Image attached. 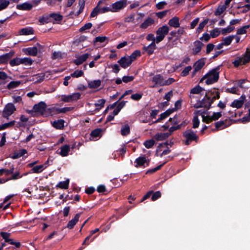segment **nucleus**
I'll list each match as a JSON object with an SVG mask.
<instances>
[{
  "label": "nucleus",
  "mask_w": 250,
  "mask_h": 250,
  "mask_svg": "<svg viewBox=\"0 0 250 250\" xmlns=\"http://www.w3.org/2000/svg\"><path fill=\"white\" fill-rule=\"evenodd\" d=\"M219 67L218 66L209 71L201 80H205L207 84H211L216 82L219 77Z\"/></svg>",
  "instance_id": "obj_1"
},
{
  "label": "nucleus",
  "mask_w": 250,
  "mask_h": 250,
  "mask_svg": "<svg viewBox=\"0 0 250 250\" xmlns=\"http://www.w3.org/2000/svg\"><path fill=\"white\" fill-rule=\"evenodd\" d=\"M250 62V49H248L245 53L240 58L235 60L233 63L235 67L244 65Z\"/></svg>",
  "instance_id": "obj_2"
},
{
  "label": "nucleus",
  "mask_w": 250,
  "mask_h": 250,
  "mask_svg": "<svg viewBox=\"0 0 250 250\" xmlns=\"http://www.w3.org/2000/svg\"><path fill=\"white\" fill-rule=\"evenodd\" d=\"M196 113L198 115H202L203 121L206 122V123H209L213 121H216L219 119L222 116L221 112H219L213 113L212 116H206L204 114H203V112H202L201 110L197 111Z\"/></svg>",
  "instance_id": "obj_3"
},
{
  "label": "nucleus",
  "mask_w": 250,
  "mask_h": 250,
  "mask_svg": "<svg viewBox=\"0 0 250 250\" xmlns=\"http://www.w3.org/2000/svg\"><path fill=\"white\" fill-rule=\"evenodd\" d=\"M46 107V104L43 102H41L38 104H35L32 110H28L27 112L34 115L35 114L42 115L45 111Z\"/></svg>",
  "instance_id": "obj_4"
},
{
  "label": "nucleus",
  "mask_w": 250,
  "mask_h": 250,
  "mask_svg": "<svg viewBox=\"0 0 250 250\" xmlns=\"http://www.w3.org/2000/svg\"><path fill=\"white\" fill-rule=\"evenodd\" d=\"M169 28L167 25H164L160 27L156 31V43L162 41L165 36L168 34Z\"/></svg>",
  "instance_id": "obj_5"
},
{
  "label": "nucleus",
  "mask_w": 250,
  "mask_h": 250,
  "mask_svg": "<svg viewBox=\"0 0 250 250\" xmlns=\"http://www.w3.org/2000/svg\"><path fill=\"white\" fill-rule=\"evenodd\" d=\"M219 97V94L218 92H216L211 97H208L207 95H206V97L203 100L201 104V106L209 109L213 100L218 99Z\"/></svg>",
  "instance_id": "obj_6"
},
{
  "label": "nucleus",
  "mask_w": 250,
  "mask_h": 250,
  "mask_svg": "<svg viewBox=\"0 0 250 250\" xmlns=\"http://www.w3.org/2000/svg\"><path fill=\"white\" fill-rule=\"evenodd\" d=\"M16 108L13 104L11 103L7 104L4 108L3 111V116L5 118H8L9 116L11 115Z\"/></svg>",
  "instance_id": "obj_7"
},
{
  "label": "nucleus",
  "mask_w": 250,
  "mask_h": 250,
  "mask_svg": "<svg viewBox=\"0 0 250 250\" xmlns=\"http://www.w3.org/2000/svg\"><path fill=\"white\" fill-rule=\"evenodd\" d=\"M81 97V94L79 93H75L68 95H62V100L64 102H72L76 101Z\"/></svg>",
  "instance_id": "obj_8"
},
{
  "label": "nucleus",
  "mask_w": 250,
  "mask_h": 250,
  "mask_svg": "<svg viewBox=\"0 0 250 250\" xmlns=\"http://www.w3.org/2000/svg\"><path fill=\"white\" fill-rule=\"evenodd\" d=\"M152 82L154 84L152 86V87L156 86H164L165 79L160 74H156L152 78Z\"/></svg>",
  "instance_id": "obj_9"
},
{
  "label": "nucleus",
  "mask_w": 250,
  "mask_h": 250,
  "mask_svg": "<svg viewBox=\"0 0 250 250\" xmlns=\"http://www.w3.org/2000/svg\"><path fill=\"white\" fill-rule=\"evenodd\" d=\"M126 0H121L118 1L111 5L112 12H116L125 7Z\"/></svg>",
  "instance_id": "obj_10"
},
{
  "label": "nucleus",
  "mask_w": 250,
  "mask_h": 250,
  "mask_svg": "<svg viewBox=\"0 0 250 250\" xmlns=\"http://www.w3.org/2000/svg\"><path fill=\"white\" fill-rule=\"evenodd\" d=\"M205 64V62L203 59H201L197 61L194 64V69L192 73V77L194 76L196 74L197 72L199 71L203 67Z\"/></svg>",
  "instance_id": "obj_11"
},
{
  "label": "nucleus",
  "mask_w": 250,
  "mask_h": 250,
  "mask_svg": "<svg viewBox=\"0 0 250 250\" xmlns=\"http://www.w3.org/2000/svg\"><path fill=\"white\" fill-rule=\"evenodd\" d=\"M149 162V160L146 156L144 155L143 156L139 157L135 161V163L136 164L135 167H139L143 166L146 163L148 165Z\"/></svg>",
  "instance_id": "obj_12"
},
{
  "label": "nucleus",
  "mask_w": 250,
  "mask_h": 250,
  "mask_svg": "<svg viewBox=\"0 0 250 250\" xmlns=\"http://www.w3.org/2000/svg\"><path fill=\"white\" fill-rule=\"evenodd\" d=\"M167 146V144L164 143L160 144L157 149V154L158 155L162 157L163 155H167L170 153V150L168 148H166L164 150L162 149L163 147H166Z\"/></svg>",
  "instance_id": "obj_13"
},
{
  "label": "nucleus",
  "mask_w": 250,
  "mask_h": 250,
  "mask_svg": "<svg viewBox=\"0 0 250 250\" xmlns=\"http://www.w3.org/2000/svg\"><path fill=\"white\" fill-rule=\"evenodd\" d=\"M132 62L131 59L127 56L122 57L118 62L121 67L124 68H125L129 66Z\"/></svg>",
  "instance_id": "obj_14"
},
{
  "label": "nucleus",
  "mask_w": 250,
  "mask_h": 250,
  "mask_svg": "<svg viewBox=\"0 0 250 250\" xmlns=\"http://www.w3.org/2000/svg\"><path fill=\"white\" fill-rule=\"evenodd\" d=\"M184 136L188 140L194 141L198 138V136L191 129L188 130L184 133Z\"/></svg>",
  "instance_id": "obj_15"
},
{
  "label": "nucleus",
  "mask_w": 250,
  "mask_h": 250,
  "mask_svg": "<svg viewBox=\"0 0 250 250\" xmlns=\"http://www.w3.org/2000/svg\"><path fill=\"white\" fill-rule=\"evenodd\" d=\"M203 46V43L199 41H196L194 42L193 46L192 48L193 54L194 55H196L199 52H200L202 47Z\"/></svg>",
  "instance_id": "obj_16"
},
{
  "label": "nucleus",
  "mask_w": 250,
  "mask_h": 250,
  "mask_svg": "<svg viewBox=\"0 0 250 250\" xmlns=\"http://www.w3.org/2000/svg\"><path fill=\"white\" fill-rule=\"evenodd\" d=\"M246 97L245 95H242L239 100H235L231 104V106L233 107L239 108L243 105Z\"/></svg>",
  "instance_id": "obj_17"
},
{
  "label": "nucleus",
  "mask_w": 250,
  "mask_h": 250,
  "mask_svg": "<svg viewBox=\"0 0 250 250\" xmlns=\"http://www.w3.org/2000/svg\"><path fill=\"white\" fill-rule=\"evenodd\" d=\"M14 55L13 52H10L0 56V63H5L12 58Z\"/></svg>",
  "instance_id": "obj_18"
},
{
  "label": "nucleus",
  "mask_w": 250,
  "mask_h": 250,
  "mask_svg": "<svg viewBox=\"0 0 250 250\" xmlns=\"http://www.w3.org/2000/svg\"><path fill=\"white\" fill-rule=\"evenodd\" d=\"M12 176L6 179V181H8L9 180H16L20 178H21L23 176H26L27 175V173H25L23 174H21L20 171H17L15 173H12Z\"/></svg>",
  "instance_id": "obj_19"
},
{
  "label": "nucleus",
  "mask_w": 250,
  "mask_h": 250,
  "mask_svg": "<svg viewBox=\"0 0 250 250\" xmlns=\"http://www.w3.org/2000/svg\"><path fill=\"white\" fill-rule=\"evenodd\" d=\"M80 216V213L76 214L75 215L74 218L69 221V222L67 225V228H68L69 229H72V228H73L74 226L78 222Z\"/></svg>",
  "instance_id": "obj_20"
},
{
  "label": "nucleus",
  "mask_w": 250,
  "mask_h": 250,
  "mask_svg": "<svg viewBox=\"0 0 250 250\" xmlns=\"http://www.w3.org/2000/svg\"><path fill=\"white\" fill-rule=\"evenodd\" d=\"M89 56V54H87V53L84 54L78 57L77 58V59L74 60V62L76 65H80V64H82L83 62L87 60V59L88 58Z\"/></svg>",
  "instance_id": "obj_21"
},
{
  "label": "nucleus",
  "mask_w": 250,
  "mask_h": 250,
  "mask_svg": "<svg viewBox=\"0 0 250 250\" xmlns=\"http://www.w3.org/2000/svg\"><path fill=\"white\" fill-rule=\"evenodd\" d=\"M170 135V133L168 132L166 133H160L155 134L153 138L157 141H162L168 137Z\"/></svg>",
  "instance_id": "obj_22"
},
{
  "label": "nucleus",
  "mask_w": 250,
  "mask_h": 250,
  "mask_svg": "<svg viewBox=\"0 0 250 250\" xmlns=\"http://www.w3.org/2000/svg\"><path fill=\"white\" fill-rule=\"evenodd\" d=\"M156 44H155L154 42H151L148 46L144 47V50L149 55L154 52V51L156 49Z\"/></svg>",
  "instance_id": "obj_23"
},
{
  "label": "nucleus",
  "mask_w": 250,
  "mask_h": 250,
  "mask_svg": "<svg viewBox=\"0 0 250 250\" xmlns=\"http://www.w3.org/2000/svg\"><path fill=\"white\" fill-rule=\"evenodd\" d=\"M168 24L171 27L178 28L180 26L179 19L177 17H174L168 21Z\"/></svg>",
  "instance_id": "obj_24"
},
{
  "label": "nucleus",
  "mask_w": 250,
  "mask_h": 250,
  "mask_svg": "<svg viewBox=\"0 0 250 250\" xmlns=\"http://www.w3.org/2000/svg\"><path fill=\"white\" fill-rule=\"evenodd\" d=\"M64 122L63 120L60 119L52 122L51 124L55 128L58 129H61L63 128L64 126Z\"/></svg>",
  "instance_id": "obj_25"
},
{
  "label": "nucleus",
  "mask_w": 250,
  "mask_h": 250,
  "mask_svg": "<svg viewBox=\"0 0 250 250\" xmlns=\"http://www.w3.org/2000/svg\"><path fill=\"white\" fill-rule=\"evenodd\" d=\"M61 151L59 154L62 157L66 156L68 155L70 151V146L67 145L62 146L61 148Z\"/></svg>",
  "instance_id": "obj_26"
},
{
  "label": "nucleus",
  "mask_w": 250,
  "mask_h": 250,
  "mask_svg": "<svg viewBox=\"0 0 250 250\" xmlns=\"http://www.w3.org/2000/svg\"><path fill=\"white\" fill-rule=\"evenodd\" d=\"M26 153V150L24 149H20L18 151L15 152L13 153V155L11 156V158L13 159H16L23 156L24 154Z\"/></svg>",
  "instance_id": "obj_27"
},
{
  "label": "nucleus",
  "mask_w": 250,
  "mask_h": 250,
  "mask_svg": "<svg viewBox=\"0 0 250 250\" xmlns=\"http://www.w3.org/2000/svg\"><path fill=\"white\" fill-rule=\"evenodd\" d=\"M33 6L31 4L25 2L22 4H18L17 8L20 10H29L32 9Z\"/></svg>",
  "instance_id": "obj_28"
},
{
  "label": "nucleus",
  "mask_w": 250,
  "mask_h": 250,
  "mask_svg": "<svg viewBox=\"0 0 250 250\" xmlns=\"http://www.w3.org/2000/svg\"><path fill=\"white\" fill-rule=\"evenodd\" d=\"M174 111V109H169L165 111V112L162 113L160 115V117L158 118L155 122L158 123L161 122L162 120L168 117L170 114H171Z\"/></svg>",
  "instance_id": "obj_29"
},
{
  "label": "nucleus",
  "mask_w": 250,
  "mask_h": 250,
  "mask_svg": "<svg viewBox=\"0 0 250 250\" xmlns=\"http://www.w3.org/2000/svg\"><path fill=\"white\" fill-rule=\"evenodd\" d=\"M154 22V21L151 18H148L144 22L142 23L140 25V27L143 29H146L147 28L148 26L152 25Z\"/></svg>",
  "instance_id": "obj_30"
},
{
  "label": "nucleus",
  "mask_w": 250,
  "mask_h": 250,
  "mask_svg": "<svg viewBox=\"0 0 250 250\" xmlns=\"http://www.w3.org/2000/svg\"><path fill=\"white\" fill-rule=\"evenodd\" d=\"M14 171V167L12 166L10 169L1 168L0 169V175L5 174V175H9L13 173Z\"/></svg>",
  "instance_id": "obj_31"
},
{
  "label": "nucleus",
  "mask_w": 250,
  "mask_h": 250,
  "mask_svg": "<svg viewBox=\"0 0 250 250\" xmlns=\"http://www.w3.org/2000/svg\"><path fill=\"white\" fill-rule=\"evenodd\" d=\"M216 128L214 129V131H216L219 129H223L227 126L226 121H221L216 122L215 123Z\"/></svg>",
  "instance_id": "obj_32"
},
{
  "label": "nucleus",
  "mask_w": 250,
  "mask_h": 250,
  "mask_svg": "<svg viewBox=\"0 0 250 250\" xmlns=\"http://www.w3.org/2000/svg\"><path fill=\"white\" fill-rule=\"evenodd\" d=\"M46 167V166L45 165H38L33 167L32 171L34 173H38L42 172Z\"/></svg>",
  "instance_id": "obj_33"
},
{
  "label": "nucleus",
  "mask_w": 250,
  "mask_h": 250,
  "mask_svg": "<svg viewBox=\"0 0 250 250\" xmlns=\"http://www.w3.org/2000/svg\"><path fill=\"white\" fill-rule=\"evenodd\" d=\"M234 38V36H229L223 38L222 41L223 44H224L225 46H228L232 42V41L233 40Z\"/></svg>",
  "instance_id": "obj_34"
},
{
  "label": "nucleus",
  "mask_w": 250,
  "mask_h": 250,
  "mask_svg": "<svg viewBox=\"0 0 250 250\" xmlns=\"http://www.w3.org/2000/svg\"><path fill=\"white\" fill-rule=\"evenodd\" d=\"M65 56V54L64 53H62L60 51H55L52 54V58L59 60L64 57Z\"/></svg>",
  "instance_id": "obj_35"
},
{
  "label": "nucleus",
  "mask_w": 250,
  "mask_h": 250,
  "mask_svg": "<svg viewBox=\"0 0 250 250\" xmlns=\"http://www.w3.org/2000/svg\"><path fill=\"white\" fill-rule=\"evenodd\" d=\"M91 136L93 138L92 139V140H95L94 138L97 137H101V129L99 128L94 129L91 132Z\"/></svg>",
  "instance_id": "obj_36"
},
{
  "label": "nucleus",
  "mask_w": 250,
  "mask_h": 250,
  "mask_svg": "<svg viewBox=\"0 0 250 250\" xmlns=\"http://www.w3.org/2000/svg\"><path fill=\"white\" fill-rule=\"evenodd\" d=\"M101 82L100 80H95L88 83V86L91 88H96L101 85Z\"/></svg>",
  "instance_id": "obj_37"
},
{
  "label": "nucleus",
  "mask_w": 250,
  "mask_h": 250,
  "mask_svg": "<svg viewBox=\"0 0 250 250\" xmlns=\"http://www.w3.org/2000/svg\"><path fill=\"white\" fill-rule=\"evenodd\" d=\"M50 17L52 21H55L56 22L61 21L62 19V16L58 13L50 14Z\"/></svg>",
  "instance_id": "obj_38"
},
{
  "label": "nucleus",
  "mask_w": 250,
  "mask_h": 250,
  "mask_svg": "<svg viewBox=\"0 0 250 250\" xmlns=\"http://www.w3.org/2000/svg\"><path fill=\"white\" fill-rule=\"evenodd\" d=\"M39 21L42 24H44L45 23H48L49 22H52V20L50 17V14L48 15H45L43 16L42 18H41L39 19Z\"/></svg>",
  "instance_id": "obj_39"
},
{
  "label": "nucleus",
  "mask_w": 250,
  "mask_h": 250,
  "mask_svg": "<svg viewBox=\"0 0 250 250\" xmlns=\"http://www.w3.org/2000/svg\"><path fill=\"white\" fill-rule=\"evenodd\" d=\"M44 79V75L42 73L33 76V80L36 83H40Z\"/></svg>",
  "instance_id": "obj_40"
},
{
  "label": "nucleus",
  "mask_w": 250,
  "mask_h": 250,
  "mask_svg": "<svg viewBox=\"0 0 250 250\" xmlns=\"http://www.w3.org/2000/svg\"><path fill=\"white\" fill-rule=\"evenodd\" d=\"M101 3V1H100L98 2V4L97 6L91 12V13L90 14V17H91V18L95 17L98 14L100 13V7L99 6V5Z\"/></svg>",
  "instance_id": "obj_41"
},
{
  "label": "nucleus",
  "mask_w": 250,
  "mask_h": 250,
  "mask_svg": "<svg viewBox=\"0 0 250 250\" xmlns=\"http://www.w3.org/2000/svg\"><path fill=\"white\" fill-rule=\"evenodd\" d=\"M121 133L123 136L128 135L130 133V128L128 125H124L121 128Z\"/></svg>",
  "instance_id": "obj_42"
},
{
  "label": "nucleus",
  "mask_w": 250,
  "mask_h": 250,
  "mask_svg": "<svg viewBox=\"0 0 250 250\" xmlns=\"http://www.w3.org/2000/svg\"><path fill=\"white\" fill-rule=\"evenodd\" d=\"M155 144V141L153 139L146 140L144 143V145L146 148H151Z\"/></svg>",
  "instance_id": "obj_43"
},
{
  "label": "nucleus",
  "mask_w": 250,
  "mask_h": 250,
  "mask_svg": "<svg viewBox=\"0 0 250 250\" xmlns=\"http://www.w3.org/2000/svg\"><path fill=\"white\" fill-rule=\"evenodd\" d=\"M226 8L227 7L225 5H219L215 11V14L216 16L220 15L224 12Z\"/></svg>",
  "instance_id": "obj_44"
},
{
  "label": "nucleus",
  "mask_w": 250,
  "mask_h": 250,
  "mask_svg": "<svg viewBox=\"0 0 250 250\" xmlns=\"http://www.w3.org/2000/svg\"><path fill=\"white\" fill-rule=\"evenodd\" d=\"M38 52V49L36 47H29L27 48V53L31 56H36Z\"/></svg>",
  "instance_id": "obj_45"
},
{
  "label": "nucleus",
  "mask_w": 250,
  "mask_h": 250,
  "mask_svg": "<svg viewBox=\"0 0 250 250\" xmlns=\"http://www.w3.org/2000/svg\"><path fill=\"white\" fill-rule=\"evenodd\" d=\"M69 183V180L67 179L66 181L59 182L57 186L61 188L66 189L68 187Z\"/></svg>",
  "instance_id": "obj_46"
},
{
  "label": "nucleus",
  "mask_w": 250,
  "mask_h": 250,
  "mask_svg": "<svg viewBox=\"0 0 250 250\" xmlns=\"http://www.w3.org/2000/svg\"><path fill=\"white\" fill-rule=\"evenodd\" d=\"M9 63L12 66L21 64V58H15L11 60Z\"/></svg>",
  "instance_id": "obj_47"
},
{
  "label": "nucleus",
  "mask_w": 250,
  "mask_h": 250,
  "mask_svg": "<svg viewBox=\"0 0 250 250\" xmlns=\"http://www.w3.org/2000/svg\"><path fill=\"white\" fill-rule=\"evenodd\" d=\"M20 33L21 35H28L33 34V31L31 28H24L20 30Z\"/></svg>",
  "instance_id": "obj_48"
},
{
  "label": "nucleus",
  "mask_w": 250,
  "mask_h": 250,
  "mask_svg": "<svg viewBox=\"0 0 250 250\" xmlns=\"http://www.w3.org/2000/svg\"><path fill=\"white\" fill-rule=\"evenodd\" d=\"M203 90L204 89L201 87H200L199 85H197L191 90L190 93L193 94H198Z\"/></svg>",
  "instance_id": "obj_49"
},
{
  "label": "nucleus",
  "mask_w": 250,
  "mask_h": 250,
  "mask_svg": "<svg viewBox=\"0 0 250 250\" xmlns=\"http://www.w3.org/2000/svg\"><path fill=\"white\" fill-rule=\"evenodd\" d=\"M8 0H0V11L5 9L9 4Z\"/></svg>",
  "instance_id": "obj_50"
},
{
  "label": "nucleus",
  "mask_w": 250,
  "mask_h": 250,
  "mask_svg": "<svg viewBox=\"0 0 250 250\" xmlns=\"http://www.w3.org/2000/svg\"><path fill=\"white\" fill-rule=\"evenodd\" d=\"M33 63L32 60L30 58H21V64L24 65H31Z\"/></svg>",
  "instance_id": "obj_51"
},
{
  "label": "nucleus",
  "mask_w": 250,
  "mask_h": 250,
  "mask_svg": "<svg viewBox=\"0 0 250 250\" xmlns=\"http://www.w3.org/2000/svg\"><path fill=\"white\" fill-rule=\"evenodd\" d=\"M141 55V52L139 50H135L131 55L127 56L131 60L132 62H133L135 60L137 57L140 56Z\"/></svg>",
  "instance_id": "obj_52"
},
{
  "label": "nucleus",
  "mask_w": 250,
  "mask_h": 250,
  "mask_svg": "<svg viewBox=\"0 0 250 250\" xmlns=\"http://www.w3.org/2000/svg\"><path fill=\"white\" fill-rule=\"evenodd\" d=\"M20 81H12L8 85L7 88L8 89H12L18 87L21 84Z\"/></svg>",
  "instance_id": "obj_53"
},
{
  "label": "nucleus",
  "mask_w": 250,
  "mask_h": 250,
  "mask_svg": "<svg viewBox=\"0 0 250 250\" xmlns=\"http://www.w3.org/2000/svg\"><path fill=\"white\" fill-rule=\"evenodd\" d=\"M208 19H206L199 24L197 28V31L198 33H200L202 31L205 26L208 23Z\"/></svg>",
  "instance_id": "obj_54"
},
{
  "label": "nucleus",
  "mask_w": 250,
  "mask_h": 250,
  "mask_svg": "<svg viewBox=\"0 0 250 250\" xmlns=\"http://www.w3.org/2000/svg\"><path fill=\"white\" fill-rule=\"evenodd\" d=\"M79 11L77 12L76 15H79L80 13H81L84 7V0H80L79 2Z\"/></svg>",
  "instance_id": "obj_55"
},
{
  "label": "nucleus",
  "mask_w": 250,
  "mask_h": 250,
  "mask_svg": "<svg viewBox=\"0 0 250 250\" xmlns=\"http://www.w3.org/2000/svg\"><path fill=\"white\" fill-rule=\"evenodd\" d=\"M15 124V121H12L9 123H5L2 125H1V130H3L8 127H10L13 126Z\"/></svg>",
  "instance_id": "obj_56"
},
{
  "label": "nucleus",
  "mask_w": 250,
  "mask_h": 250,
  "mask_svg": "<svg viewBox=\"0 0 250 250\" xmlns=\"http://www.w3.org/2000/svg\"><path fill=\"white\" fill-rule=\"evenodd\" d=\"M192 69V67L190 66H188L186 67L184 70L182 71L181 75L183 77H185L187 76L189 71H190Z\"/></svg>",
  "instance_id": "obj_57"
},
{
  "label": "nucleus",
  "mask_w": 250,
  "mask_h": 250,
  "mask_svg": "<svg viewBox=\"0 0 250 250\" xmlns=\"http://www.w3.org/2000/svg\"><path fill=\"white\" fill-rule=\"evenodd\" d=\"M105 100L104 99H100L97 101L96 103L95 104V105L97 107V109H100L102 108L104 104Z\"/></svg>",
  "instance_id": "obj_58"
},
{
  "label": "nucleus",
  "mask_w": 250,
  "mask_h": 250,
  "mask_svg": "<svg viewBox=\"0 0 250 250\" xmlns=\"http://www.w3.org/2000/svg\"><path fill=\"white\" fill-rule=\"evenodd\" d=\"M83 72L82 70H77L71 74V76L75 78H78L83 75Z\"/></svg>",
  "instance_id": "obj_59"
},
{
  "label": "nucleus",
  "mask_w": 250,
  "mask_h": 250,
  "mask_svg": "<svg viewBox=\"0 0 250 250\" xmlns=\"http://www.w3.org/2000/svg\"><path fill=\"white\" fill-rule=\"evenodd\" d=\"M250 25H248L240 28V29H238L237 34L238 35H242L246 33V29H248Z\"/></svg>",
  "instance_id": "obj_60"
},
{
  "label": "nucleus",
  "mask_w": 250,
  "mask_h": 250,
  "mask_svg": "<svg viewBox=\"0 0 250 250\" xmlns=\"http://www.w3.org/2000/svg\"><path fill=\"white\" fill-rule=\"evenodd\" d=\"M234 29V28L233 26H228L227 28L222 29L221 32L222 34H226L230 33Z\"/></svg>",
  "instance_id": "obj_61"
},
{
  "label": "nucleus",
  "mask_w": 250,
  "mask_h": 250,
  "mask_svg": "<svg viewBox=\"0 0 250 250\" xmlns=\"http://www.w3.org/2000/svg\"><path fill=\"white\" fill-rule=\"evenodd\" d=\"M92 24L91 23H90V22L87 23L79 29V31L81 32H83L85 30L90 29L92 27Z\"/></svg>",
  "instance_id": "obj_62"
},
{
  "label": "nucleus",
  "mask_w": 250,
  "mask_h": 250,
  "mask_svg": "<svg viewBox=\"0 0 250 250\" xmlns=\"http://www.w3.org/2000/svg\"><path fill=\"white\" fill-rule=\"evenodd\" d=\"M220 33H221V32L219 30V29L215 28L211 31L210 36L212 38H215L219 36Z\"/></svg>",
  "instance_id": "obj_63"
},
{
  "label": "nucleus",
  "mask_w": 250,
  "mask_h": 250,
  "mask_svg": "<svg viewBox=\"0 0 250 250\" xmlns=\"http://www.w3.org/2000/svg\"><path fill=\"white\" fill-rule=\"evenodd\" d=\"M146 39L148 41H152V42H154L155 44L156 43V37L152 34H149L146 37Z\"/></svg>",
  "instance_id": "obj_64"
}]
</instances>
